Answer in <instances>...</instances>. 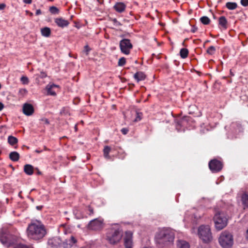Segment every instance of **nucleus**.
<instances>
[{
  "instance_id": "58836bf2",
  "label": "nucleus",
  "mask_w": 248,
  "mask_h": 248,
  "mask_svg": "<svg viewBox=\"0 0 248 248\" xmlns=\"http://www.w3.org/2000/svg\"><path fill=\"white\" fill-rule=\"evenodd\" d=\"M240 3L244 6H248V0H241Z\"/></svg>"
},
{
  "instance_id": "c756f323",
  "label": "nucleus",
  "mask_w": 248,
  "mask_h": 248,
  "mask_svg": "<svg viewBox=\"0 0 248 248\" xmlns=\"http://www.w3.org/2000/svg\"><path fill=\"white\" fill-rule=\"evenodd\" d=\"M34 109H22V112L27 116H30L34 112Z\"/></svg>"
},
{
  "instance_id": "864d4df0",
  "label": "nucleus",
  "mask_w": 248,
  "mask_h": 248,
  "mask_svg": "<svg viewBox=\"0 0 248 248\" xmlns=\"http://www.w3.org/2000/svg\"><path fill=\"white\" fill-rule=\"evenodd\" d=\"M36 152L38 153H40L41 152H42V150H36L35 151Z\"/></svg>"
},
{
  "instance_id": "de8ad7c7",
  "label": "nucleus",
  "mask_w": 248,
  "mask_h": 248,
  "mask_svg": "<svg viewBox=\"0 0 248 248\" xmlns=\"http://www.w3.org/2000/svg\"><path fill=\"white\" fill-rule=\"evenodd\" d=\"M24 3L27 4H31L32 2V0H23Z\"/></svg>"
},
{
  "instance_id": "49530a36",
  "label": "nucleus",
  "mask_w": 248,
  "mask_h": 248,
  "mask_svg": "<svg viewBox=\"0 0 248 248\" xmlns=\"http://www.w3.org/2000/svg\"><path fill=\"white\" fill-rule=\"evenodd\" d=\"M42 13L40 9H38L36 11L35 15L36 16H38L39 15H41Z\"/></svg>"
},
{
  "instance_id": "b1692460",
  "label": "nucleus",
  "mask_w": 248,
  "mask_h": 248,
  "mask_svg": "<svg viewBox=\"0 0 248 248\" xmlns=\"http://www.w3.org/2000/svg\"><path fill=\"white\" fill-rule=\"evenodd\" d=\"M111 150V148L108 146H105L103 150L104 155L106 158L109 159V153Z\"/></svg>"
},
{
  "instance_id": "680f3d73",
  "label": "nucleus",
  "mask_w": 248,
  "mask_h": 248,
  "mask_svg": "<svg viewBox=\"0 0 248 248\" xmlns=\"http://www.w3.org/2000/svg\"><path fill=\"white\" fill-rule=\"evenodd\" d=\"M230 73H231L232 76H233V75L232 74V71H230Z\"/></svg>"
},
{
  "instance_id": "4d7b16f0",
  "label": "nucleus",
  "mask_w": 248,
  "mask_h": 248,
  "mask_svg": "<svg viewBox=\"0 0 248 248\" xmlns=\"http://www.w3.org/2000/svg\"><path fill=\"white\" fill-rule=\"evenodd\" d=\"M38 174H41V172L39 171H38Z\"/></svg>"
},
{
  "instance_id": "6e6552de",
  "label": "nucleus",
  "mask_w": 248,
  "mask_h": 248,
  "mask_svg": "<svg viewBox=\"0 0 248 248\" xmlns=\"http://www.w3.org/2000/svg\"><path fill=\"white\" fill-rule=\"evenodd\" d=\"M222 167V163L216 159H213L209 162V168L213 173L220 171Z\"/></svg>"
},
{
  "instance_id": "ddd939ff",
  "label": "nucleus",
  "mask_w": 248,
  "mask_h": 248,
  "mask_svg": "<svg viewBox=\"0 0 248 248\" xmlns=\"http://www.w3.org/2000/svg\"><path fill=\"white\" fill-rule=\"evenodd\" d=\"M126 8V5L122 2H117L113 6V9L118 13L124 12Z\"/></svg>"
},
{
  "instance_id": "a878e982",
  "label": "nucleus",
  "mask_w": 248,
  "mask_h": 248,
  "mask_svg": "<svg viewBox=\"0 0 248 248\" xmlns=\"http://www.w3.org/2000/svg\"><path fill=\"white\" fill-rule=\"evenodd\" d=\"M242 201L244 208L248 207V194H244L242 196Z\"/></svg>"
},
{
  "instance_id": "7ed1b4c3",
  "label": "nucleus",
  "mask_w": 248,
  "mask_h": 248,
  "mask_svg": "<svg viewBox=\"0 0 248 248\" xmlns=\"http://www.w3.org/2000/svg\"><path fill=\"white\" fill-rule=\"evenodd\" d=\"M122 230L119 227H112L108 230L106 233L107 240L112 245L119 243L123 236Z\"/></svg>"
},
{
  "instance_id": "393cba45",
  "label": "nucleus",
  "mask_w": 248,
  "mask_h": 248,
  "mask_svg": "<svg viewBox=\"0 0 248 248\" xmlns=\"http://www.w3.org/2000/svg\"><path fill=\"white\" fill-rule=\"evenodd\" d=\"M188 50L187 49L183 48L180 50V55L182 58H183V59L186 58L188 56Z\"/></svg>"
},
{
  "instance_id": "37998d69",
  "label": "nucleus",
  "mask_w": 248,
  "mask_h": 248,
  "mask_svg": "<svg viewBox=\"0 0 248 248\" xmlns=\"http://www.w3.org/2000/svg\"><path fill=\"white\" fill-rule=\"evenodd\" d=\"M41 121L45 123L46 124H49V121L46 118H42L41 119Z\"/></svg>"
},
{
  "instance_id": "bf43d9fd",
  "label": "nucleus",
  "mask_w": 248,
  "mask_h": 248,
  "mask_svg": "<svg viewBox=\"0 0 248 248\" xmlns=\"http://www.w3.org/2000/svg\"><path fill=\"white\" fill-rule=\"evenodd\" d=\"M1 241H2V242L3 243H5V242H6V241H4V240H1Z\"/></svg>"
},
{
  "instance_id": "473e14b6",
  "label": "nucleus",
  "mask_w": 248,
  "mask_h": 248,
  "mask_svg": "<svg viewBox=\"0 0 248 248\" xmlns=\"http://www.w3.org/2000/svg\"><path fill=\"white\" fill-rule=\"evenodd\" d=\"M126 63V59L124 57L121 58L118 61V65L119 66H124Z\"/></svg>"
},
{
  "instance_id": "f704fd0d",
  "label": "nucleus",
  "mask_w": 248,
  "mask_h": 248,
  "mask_svg": "<svg viewBox=\"0 0 248 248\" xmlns=\"http://www.w3.org/2000/svg\"><path fill=\"white\" fill-rule=\"evenodd\" d=\"M20 81L23 84H28L29 82V80L28 77L26 76H22L20 78Z\"/></svg>"
},
{
  "instance_id": "5fc2aeb1",
  "label": "nucleus",
  "mask_w": 248,
  "mask_h": 248,
  "mask_svg": "<svg viewBox=\"0 0 248 248\" xmlns=\"http://www.w3.org/2000/svg\"><path fill=\"white\" fill-rule=\"evenodd\" d=\"M246 238L248 240V230L247 231Z\"/></svg>"
},
{
  "instance_id": "5701e85b",
  "label": "nucleus",
  "mask_w": 248,
  "mask_h": 248,
  "mask_svg": "<svg viewBox=\"0 0 248 248\" xmlns=\"http://www.w3.org/2000/svg\"><path fill=\"white\" fill-rule=\"evenodd\" d=\"M226 7L231 10L235 9L237 7V4L236 2H228L226 3Z\"/></svg>"
},
{
  "instance_id": "603ef678",
  "label": "nucleus",
  "mask_w": 248,
  "mask_h": 248,
  "mask_svg": "<svg viewBox=\"0 0 248 248\" xmlns=\"http://www.w3.org/2000/svg\"><path fill=\"white\" fill-rule=\"evenodd\" d=\"M3 108L4 105L2 103L0 102V108Z\"/></svg>"
},
{
  "instance_id": "20e7f679",
  "label": "nucleus",
  "mask_w": 248,
  "mask_h": 248,
  "mask_svg": "<svg viewBox=\"0 0 248 248\" xmlns=\"http://www.w3.org/2000/svg\"><path fill=\"white\" fill-rule=\"evenodd\" d=\"M218 242L222 248H231L233 244L232 234L227 231L222 232L218 238Z\"/></svg>"
},
{
  "instance_id": "bb28decb",
  "label": "nucleus",
  "mask_w": 248,
  "mask_h": 248,
  "mask_svg": "<svg viewBox=\"0 0 248 248\" xmlns=\"http://www.w3.org/2000/svg\"><path fill=\"white\" fill-rule=\"evenodd\" d=\"M231 127L236 130H239L241 128V124L237 122H233L231 124Z\"/></svg>"
},
{
  "instance_id": "9d476101",
  "label": "nucleus",
  "mask_w": 248,
  "mask_h": 248,
  "mask_svg": "<svg viewBox=\"0 0 248 248\" xmlns=\"http://www.w3.org/2000/svg\"><path fill=\"white\" fill-rule=\"evenodd\" d=\"M133 233L131 231H126L124 237V245L126 248H131L132 246Z\"/></svg>"
},
{
  "instance_id": "79ce46f5",
  "label": "nucleus",
  "mask_w": 248,
  "mask_h": 248,
  "mask_svg": "<svg viewBox=\"0 0 248 248\" xmlns=\"http://www.w3.org/2000/svg\"><path fill=\"white\" fill-rule=\"evenodd\" d=\"M47 76L46 74L44 72H41L40 73V77L42 78H44Z\"/></svg>"
},
{
  "instance_id": "2eb2a0df",
  "label": "nucleus",
  "mask_w": 248,
  "mask_h": 248,
  "mask_svg": "<svg viewBox=\"0 0 248 248\" xmlns=\"http://www.w3.org/2000/svg\"><path fill=\"white\" fill-rule=\"evenodd\" d=\"M59 86L54 84H48L46 87L47 94L55 96L56 95L55 91L54 90L55 88H57Z\"/></svg>"
},
{
  "instance_id": "7c9ffc66",
  "label": "nucleus",
  "mask_w": 248,
  "mask_h": 248,
  "mask_svg": "<svg viewBox=\"0 0 248 248\" xmlns=\"http://www.w3.org/2000/svg\"><path fill=\"white\" fill-rule=\"evenodd\" d=\"M136 117L134 119V122H137L140 121L142 117V114L141 112H139L138 111L136 112Z\"/></svg>"
},
{
  "instance_id": "dca6fc26",
  "label": "nucleus",
  "mask_w": 248,
  "mask_h": 248,
  "mask_svg": "<svg viewBox=\"0 0 248 248\" xmlns=\"http://www.w3.org/2000/svg\"><path fill=\"white\" fill-rule=\"evenodd\" d=\"M218 25L223 29L226 30L227 29L228 21L224 16H221L219 18Z\"/></svg>"
},
{
  "instance_id": "13d9d810",
  "label": "nucleus",
  "mask_w": 248,
  "mask_h": 248,
  "mask_svg": "<svg viewBox=\"0 0 248 248\" xmlns=\"http://www.w3.org/2000/svg\"><path fill=\"white\" fill-rule=\"evenodd\" d=\"M1 241H2V242L3 243H5V242H6V241H4V240H1Z\"/></svg>"
},
{
  "instance_id": "2f4dec72",
  "label": "nucleus",
  "mask_w": 248,
  "mask_h": 248,
  "mask_svg": "<svg viewBox=\"0 0 248 248\" xmlns=\"http://www.w3.org/2000/svg\"><path fill=\"white\" fill-rule=\"evenodd\" d=\"M196 110V112L195 111H188L187 113L189 114L194 115V116H200L202 115L201 112L199 110V109H195Z\"/></svg>"
},
{
  "instance_id": "9b49d317",
  "label": "nucleus",
  "mask_w": 248,
  "mask_h": 248,
  "mask_svg": "<svg viewBox=\"0 0 248 248\" xmlns=\"http://www.w3.org/2000/svg\"><path fill=\"white\" fill-rule=\"evenodd\" d=\"M77 240L73 236H71L69 239H66L62 243L63 248H74L76 246Z\"/></svg>"
},
{
  "instance_id": "39448f33",
  "label": "nucleus",
  "mask_w": 248,
  "mask_h": 248,
  "mask_svg": "<svg viewBox=\"0 0 248 248\" xmlns=\"http://www.w3.org/2000/svg\"><path fill=\"white\" fill-rule=\"evenodd\" d=\"M198 235L200 239L205 243L210 242L213 238L209 225L200 226L198 229Z\"/></svg>"
},
{
  "instance_id": "a211bd4d",
  "label": "nucleus",
  "mask_w": 248,
  "mask_h": 248,
  "mask_svg": "<svg viewBox=\"0 0 248 248\" xmlns=\"http://www.w3.org/2000/svg\"><path fill=\"white\" fill-rule=\"evenodd\" d=\"M177 248H190V245L185 240H179L177 241Z\"/></svg>"
},
{
  "instance_id": "4468645a",
  "label": "nucleus",
  "mask_w": 248,
  "mask_h": 248,
  "mask_svg": "<svg viewBox=\"0 0 248 248\" xmlns=\"http://www.w3.org/2000/svg\"><path fill=\"white\" fill-rule=\"evenodd\" d=\"M55 22L58 26L62 28L68 26L69 24L68 20H65L62 17L55 18Z\"/></svg>"
},
{
  "instance_id": "0eeeda50",
  "label": "nucleus",
  "mask_w": 248,
  "mask_h": 248,
  "mask_svg": "<svg viewBox=\"0 0 248 248\" xmlns=\"http://www.w3.org/2000/svg\"><path fill=\"white\" fill-rule=\"evenodd\" d=\"M120 47L123 53L128 55L130 53V50L133 47V45L129 39H123L120 42Z\"/></svg>"
},
{
  "instance_id": "6e6d98bb",
  "label": "nucleus",
  "mask_w": 248,
  "mask_h": 248,
  "mask_svg": "<svg viewBox=\"0 0 248 248\" xmlns=\"http://www.w3.org/2000/svg\"><path fill=\"white\" fill-rule=\"evenodd\" d=\"M44 150H49L46 147L44 146Z\"/></svg>"
},
{
  "instance_id": "f8f14e48",
  "label": "nucleus",
  "mask_w": 248,
  "mask_h": 248,
  "mask_svg": "<svg viewBox=\"0 0 248 248\" xmlns=\"http://www.w3.org/2000/svg\"><path fill=\"white\" fill-rule=\"evenodd\" d=\"M62 241L59 237H54L49 239L47 241L48 245L52 248H58L61 245Z\"/></svg>"
},
{
  "instance_id": "72a5a7b5",
  "label": "nucleus",
  "mask_w": 248,
  "mask_h": 248,
  "mask_svg": "<svg viewBox=\"0 0 248 248\" xmlns=\"http://www.w3.org/2000/svg\"><path fill=\"white\" fill-rule=\"evenodd\" d=\"M207 53L210 55H212L215 53L216 48L213 46H210L207 50Z\"/></svg>"
},
{
  "instance_id": "1a4fd4ad",
  "label": "nucleus",
  "mask_w": 248,
  "mask_h": 248,
  "mask_svg": "<svg viewBox=\"0 0 248 248\" xmlns=\"http://www.w3.org/2000/svg\"><path fill=\"white\" fill-rule=\"evenodd\" d=\"M103 227V220L99 218H96L91 220L88 224V228L92 230H100Z\"/></svg>"
},
{
  "instance_id": "3c124183",
  "label": "nucleus",
  "mask_w": 248,
  "mask_h": 248,
  "mask_svg": "<svg viewBox=\"0 0 248 248\" xmlns=\"http://www.w3.org/2000/svg\"><path fill=\"white\" fill-rule=\"evenodd\" d=\"M43 206L42 205H40V206H37L36 207V208L38 210H42V209L43 208Z\"/></svg>"
},
{
  "instance_id": "0e129e2a",
  "label": "nucleus",
  "mask_w": 248,
  "mask_h": 248,
  "mask_svg": "<svg viewBox=\"0 0 248 248\" xmlns=\"http://www.w3.org/2000/svg\"><path fill=\"white\" fill-rule=\"evenodd\" d=\"M213 17H214V18L215 19L216 18V17H215V16H213Z\"/></svg>"
},
{
  "instance_id": "e433bc0d",
  "label": "nucleus",
  "mask_w": 248,
  "mask_h": 248,
  "mask_svg": "<svg viewBox=\"0 0 248 248\" xmlns=\"http://www.w3.org/2000/svg\"><path fill=\"white\" fill-rule=\"evenodd\" d=\"M90 50L91 48H90V47L88 45H86L84 46L83 52L86 54V56H87L88 55Z\"/></svg>"
},
{
  "instance_id": "c85d7f7f",
  "label": "nucleus",
  "mask_w": 248,
  "mask_h": 248,
  "mask_svg": "<svg viewBox=\"0 0 248 248\" xmlns=\"http://www.w3.org/2000/svg\"><path fill=\"white\" fill-rule=\"evenodd\" d=\"M50 12L53 15L58 14L59 13V10L56 7L52 6L49 7Z\"/></svg>"
},
{
  "instance_id": "f03ea898",
  "label": "nucleus",
  "mask_w": 248,
  "mask_h": 248,
  "mask_svg": "<svg viewBox=\"0 0 248 248\" xmlns=\"http://www.w3.org/2000/svg\"><path fill=\"white\" fill-rule=\"evenodd\" d=\"M157 242L164 246H168L173 243L174 232L170 228H163L156 235Z\"/></svg>"
},
{
  "instance_id": "ea45409f",
  "label": "nucleus",
  "mask_w": 248,
  "mask_h": 248,
  "mask_svg": "<svg viewBox=\"0 0 248 248\" xmlns=\"http://www.w3.org/2000/svg\"><path fill=\"white\" fill-rule=\"evenodd\" d=\"M113 22L117 26L121 25V23L117 20L116 18H114L112 20Z\"/></svg>"
},
{
  "instance_id": "69168bd1",
  "label": "nucleus",
  "mask_w": 248,
  "mask_h": 248,
  "mask_svg": "<svg viewBox=\"0 0 248 248\" xmlns=\"http://www.w3.org/2000/svg\"><path fill=\"white\" fill-rule=\"evenodd\" d=\"M1 109H0V110H1Z\"/></svg>"
},
{
  "instance_id": "4c0bfd02",
  "label": "nucleus",
  "mask_w": 248,
  "mask_h": 248,
  "mask_svg": "<svg viewBox=\"0 0 248 248\" xmlns=\"http://www.w3.org/2000/svg\"><path fill=\"white\" fill-rule=\"evenodd\" d=\"M15 248H33L31 247L27 246L26 245L19 244Z\"/></svg>"
},
{
  "instance_id": "aec40b11",
  "label": "nucleus",
  "mask_w": 248,
  "mask_h": 248,
  "mask_svg": "<svg viewBox=\"0 0 248 248\" xmlns=\"http://www.w3.org/2000/svg\"><path fill=\"white\" fill-rule=\"evenodd\" d=\"M41 32L42 36L48 37L50 35L51 30L48 27H44L41 29Z\"/></svg>"
},
{
  "instance_id": "412c9836",
  "label": "nucleus",
  "mask_w": 248,
  "mask_h": 248,
  "mask_svg": "<svg viewBox=\"0 0 248 248\" xmlns=\"http://www.w3.org/2000/svg\"><path fill=\"white\" fill-rule=\"evenodd\" d=\"M9 158L13 161H17L19 159V154L17 152H12L9 154Z\"/></svg>"
},
{
  "instance_id": "e2e57ef3",
  "label": "nucleus",
  "mask_w": 248,
  "mask_h": 248,
  "mask_svg": "<svg viewBox=\"0 0 248 248\" xmlns=\"http://www.w3.org/2000/svg\"><path fill=\"white\" fill-rule=\"evenodd\" d=\"M230 73H231L232 76H233V75L232 74V71H230Z\"/></svg>"
},
{
  "instance_id": "a18cd8bd",
  "label": "nucleus",
  "mask_w": 248,
  "mask_h": 248,
  "mask_svg": "<svg viewBox=\"0 0 248 248\" xmlns=\"http://www.w3.org/2000/svg\"><path fill=\"white\" fill-rule=\"evenodd\" d=\"M6 6V5L4 3L0 4V10H3Z\"/></svg>"
},
{
  "instance_id": "c9c22d12",
  "label": "nucleus",
  "mask_w": 248,
  "mask_h": 248,
  "mask_svg": "<svg viewBox=\"0 0 248 248\" xmlns=\"http://www.w3.org/2000/svg\"><path fill=\"white\" fill-rule=\"evenodd\" d=\"M22 108H34V107L31 104L26 103L23 105Z\"/></svg>"
},
{
  "instance_id": "09e8293b",
  "label": "nucleus",
  "mask_w": 248,
  "mask_h": 248,
  "mask_svg": "<svg viewBox=\"0 0 248 248\" xmlns=\"http://www.w3.org/2000/svg\"><path fill=\"white\" fill-rule=\"evenodd\" d=\"M19 92L20 93H26L27 92V91L25 89H20L19 90Z\"/></svg>"
},
{
  "instance_id": "cd10ccee",
  "label": "nucleus",
  "mask_w": 248,
  "mask_h": 248,
  "mask_svg": "<svg viewBox=\"0 0 248 248\" xmlns=\"http://www.w3.org/2000/svg\"><path fill=\"white\" fill-rule=\"evenodd\" d=\"M201 22L204 25H208L210 22V19L206 16H202L200 18Z\"/></svg>"
},
{
  "instance_id": "423d86ee",
  "label": "nucleus",
  "mask_w": 248,
  "mask_h": 248,
  "mask_svg": "<svg viewBox=\"0 0 248 248\" xmlns=\"http://www.w3.org/2000/svg\"><path fill=\"white\" fill-rule=\"evenodd\" d=\"M216 228L219 231L223 229L227 224V218L225 214L222 212L216 213L214 217Z\"/></svg>"
},
{
  "instance_id": "8fccbe9b",
  "label": "nucleus",
  "mask_w": 248,
  "mask_h": 248,
  "mask_svg": "<svg viewBox=\"0 0 248 248\" xmlns=\"http://www.w3.org/2000/svg\"><path fill=\"white\" fill-rule=\"evenodd\" d=\"M89 211H90V215L93 214V209L92 208L89 207Z\"/></svg>"
},
{
  "instance_id": "c03bdc74",
  "label": "nucleus",
  "mask_w": 248,
  "mask_h": 248,
  "mask_svg": "<svg viewBox=\"0 0 248 248\" xmlns=\"http://www.w3.org/2000/svg\"><path fill=\"white\" fill-rule=\"evenodd\" d=\"M197 29H198V28L196 27L193 26L191 30V31L193 33H194L197 31Z\"/></svg>"
},
{
  "instance_id": "f257e3e1",
  "label": "nucleus",
  "mask_w": 248,
  "mask_h": 248,
  "mask_svg": "<svg viewBox=\"0 0 248 248\" xmlns=\"http://www.w3.org/2000/svg\"><path fill=\"white\" fill-rule=\"evenodd\" d=\"M28 237L34 240L42 239L46 234V230L44 225L40 221H32L27 229Z\"/></svg>"
},
{
  "instance_id": "a19ab883",
  "label": "nucleus",
  "mask_w": 248,
  "mask_h": 248,
  "mask_svg": "<svg viewBox=\"0 0 248 248\" xmlns=\"http://www.w3.org/2000/svg\"><path fill=\"white\" fill-rule=\"evenodd\" d=\"M121 132L123 134L125 135L128 133V129L125 128H123L121 129Z\"/></svg>"
},
{
  "instance_id": "6ab92c4d",
  "label": "nucleus",
  "mask_w": 248,
  "mask_h": 248,
  "mask_svg": "<svg viewBox=\"0 0 248 248\" xmlns=\"http://www.w3.org/2000/svg\"><path fill=\"white\" fill-rule=\"evenodd\" d=\"M24 172L28 175H31L33 173V167L30 164H26L24 167Z\"/></svg>"
},
{
  "instance_id": "052dcab7",
  "label": "nucleus",
  "mask_w": 248,
  "mask_h": 248,
  "mask_svg": "<svg viewBox=\"0 0 248 248\" xmlns=\"http://www.w3.org/2000/svg\"><path fill=\"white\" fill-rule=\"evenodd\" d=\"M230 73H231L232 76H233V75L232 74V71H230Z\"/></svg>"
},
{
  "instance_id": "f3484780",
  "label": "nucleus",
  "mask_w": 248,
  "mask_h": 248,
  "mask_svg": "<svg viewBox=\"0 0 248 248\" xmlns=\"http://www.w3.org/2000/svg\"><path fill=\"white\" fill-rule=\"evenodd\" d=\"M134 78L139 82L140 81L144 80L146 78V76L142 72H138L134 74Z\"/></svg>"
},
{
  "instance_id": "4be33fe9",
  "label": "nucleus",
  "mask_w": 248,
  "mask_h": 248,
  "mask_svg": "<svg viewBox=\"0 0 248 248\" xmlns=\"http://www.w3.org/2000/svg\"><path fill=\"white\" fill-rule=\"evenodd\" d=\"M18 142V140L16 138L13 136H9L8 137V142L11 145H14L16 144Z\"/></svg>"
}]
</instances>
